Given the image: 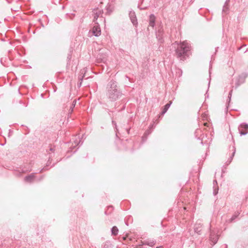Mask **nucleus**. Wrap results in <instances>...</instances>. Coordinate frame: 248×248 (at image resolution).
Returning <instances> with one entry per match:
<instances>
[{
	"instance_id": "nucleus-1",
	"label": "nucleus",
	"mask_w": 248,
	"mask_h": 248,
	"mask_svg": "<svg viewBox=\"0 0 248 248\" xmlns=\"http://www.w3.org/2000/svg\"><path fill=\"white\" fill-rule=\"evenodd\" d=\"M122 95V92L117 82L112 79L109 81L106 87V96L108 99L111 102H114L120 99Z\"/></svg>"
},
{
	"instance_id": "nucleus-2",
	"label": "nucleus",
	"mask_w": 248,
	"mask_h": 248,
	"mask_svg": "<svg viewBox=\"0 0 248 248\" xmlns=\"http://www.w3.org/2000/svg\"><path fill=\"white\" fill-rule=\"evenodd\" d=\"M170 50L172 53L176 55L177 58L180 60L184 61L186 56V45L185 41L182 43L178 44L177 42L172 43L170 46Z\"/></svg>"
},
{
	"instance_id": "nucleus-3",
	"label": "nucleus",
	"mask_w": 248,
	"mask_h": 248,
	"mask_svg": "<svg viewBox=\"0 0 248 248\" xmlns=\"http://www.w3.org/2000/svg\"><path fill=\"white\" fill-rule=\"evenodd\" d=\"M163 33L164 31L161 26H159L158 27L157 31H156V37L159 44H162L164 42L163 39Z\"/></svg>"
},
{
	"instance_id": "nucleus-4",
	"label": "nucleus",
	"mask_w": 248,
	"mask_h": 248,
	"mask_svg": "<svg viewBox=\"0 0 248 248\" xmlns=\"http://www.w3.org/2000/svg\"><path fill=\"white\" fill-rule=\"evenodd\" d=\"M238 129L240 135H246L248 133V124L244 123L241 124L238 127Z\"/></svg>"
},
{
	"instance_id": "nucleus-5",
	"label": "nucleus",
	"mask_w": 248,
	"mask_h": 248,
	"mask_svg": "<svg viewBox=\"0 0 248 248\" xmlns=\"http://www.w3.org/2000/svg\"><path fill=\"white\" fill-rule=\"evenodd\" d=\"M247 77L248 74L247 73H243L240 75L236 79V86H238L241 84L244 83Z\"/></svg>"
},
{
	"instance_id": "nucleus-6",
	"label": "nucleus",
	"mask_w": 248,
	"mask_h": 248,
	"mask_svg": "<svg viewBox=\"0 0 248 248\" xmlns=\"http://www.w3.org/2000/svg\"><path fill=\"white\" fill-rule=\"evenodd\" d=\"M92 32L93 35L98 37L101 34V29L98 24L94 26L92 30Z\"/></svg>"
},
{
	"instance_id": "nucleus-7",
	"label": "nucleus",
	"mask_w": 248,
	"mask_h": 248,
	"mask_svg": "<svg viewBox=\"0 0 248 248\" xmlns=\"http://www.w3.org/2000/svg\"><path fill=\"white\" fill-rule=\"evenodd\" d=\"M156 242V240L154 239H147L142 241V245L153 247L155 245Z\"/></svg>"
},
{
	"instance_id": "nucleus-8",
	"label": "nucleus",
	"mask_w": 248,
	"mask_h": 248,
	"mask_svg": "<svg viewBox=\"0 0 248 248\" xmlns=\"http://www.w3.org/2000/svg\"><path fill=\"white\" fill-rule=\"evenodd\" d=\"M129 17L131 21L134 25H136L138 24L137 19L135 13L134 11H130L129 13Z\"/></svg>"
},
{
	"instance_id": "nucleus-9",
	"label": "nucleus",
	"mask_w": 248,
	"mask_h": 248,
	"mask_svg": "<svg viewBox=\"0 0 248 248\" xmlns=\"http://www.w3.org/2000/svg\"><path fill=\"white\" fill-rule=\"evenodd\" d=\"M35 178V173H31V174L25 177L24 181L27 183H32Z\"/></svg>"
},
{
	"instance_id": "nucleus-10",
	"label": "nucleus",
	"mask_w": 248,
	"mask_h": 248,
	"mask_svg": "<svg viewBox=\"0 0 248 248\" xmlns=\"http://www.w3.org/2000/svg\"><path fill=\"white\" fill-rule=\"evenodd\" d=\"M155 17L153 14H151L150 16V18H149V25L154 28L155 25Z\"/></svg>"
},
{
	"instance_id": "nucleus-11",
	"label": "nucleus",
	"mask_w": 248,
	"mask_h": 248,
	"mask_svg": "<svg viewBox=\"0 0 248 248\" xmlns=\"http://www.w3.org/2000/svg\"><path fill=\"white\" fill-rule=\"evenodd\" d=\"M171 104H172V101H170L168 103H167V104H166L165 105L164 108L161 113V115H164L167 111V110L170 107Z\"/></svg>"
},
{
	"instance_id": "nucleus-12",
	"label": "nucleus",
	"mask_w": 248,
	"mask_h": 248,
	"mask_svg": "<svg viewBox=\"0 0 248 248\" xmlns=\"http://www.w3.org/2000/svg\"><path fill=\"white\" fill-rule=\"evenodd\" d=\"M94 13V19L93 21L97 20V18L99 17V16L101 14V11L100 10H94L93 11Z\"/></svg>"
},
{
	"instance_id": "nucleus-13",
	"label": "nucleus",
	"mask_w": 248,
	"mask_h": 248,
	"mask_svg": "<svg viewBox=\"0 0 248 248\" xmlns=\"http://www.w3.org/2000/svg\"><path fill=\"white\" fill-rule=\"evenodd\" d=\"M210 240L213 243V245H215L218 240L217 235L213 234L212 233H211L210 234Z\"/></svg>"
},
{
	"instance_id": "nucleus-14",
	"label": "nucleus",
	"mask_w": 248,
	"mask_h": 248,
	"mask_svg": "<svg viewBox=\"0 0 248 248\" xmlns=\"http://www.w3.org/2000/svg\"><path fill=\"white\" fill-rule=\"evenodd\" d=\"M112 235L116 236L118 234L119 230L116 226H113L111 230Z\"/></svg>"
},
{
	"instance_id": "nucleus-15",
	"label": "nucleus",
	"mask_w": 248,
	"mask_h": 248,
	"mask_svg": "<svg viewBox=\"0 0 248 248\" xmlns=\"http://www.w3.org/2000/svg\"><path fill=\"white\" fill-rule=\"evenodd\" d=\"M113 245L110 241H106L104 243L103 248H113Z\"/></svg>"
},
{
	"instance_id": "nucleus-16",
	"label": "nucleus",
	"mask_w": 248,
	"mask_h": 248,
	"mask_svg": "<svg viewBox=\"0 0 248 248\" xmlns=\"http://www.w3.org/2000/svg\"><path fill=\"white\" fill-rule=\"evenodd\" d=\"M186 48H187V57L189 55H191V52H190L191 50V47L188 44V43H187Z\"/></svg>"
},
{
	"instance_id": "nucleus-17",
	"label": "nucleus",
	"mask_w": 248,
	"mask_h": 248,
	"mask_svg": "<svg viewBox=\"0 0 248 248\" xmlns=\"http://www.w3.org/2000/svg\"><path fill=\"white\" fill-rule=\"evenodd\" d=\"M76 100H74L72 103V104L71 105L70 109H69V112L71 113L73 111V108L75 107L76 104Z\"/></svg>"
},
{
	"instance_id": "nucleus-18",
	"label": "nucleus",
	"mask_w": 248,
	"mask_h": 248,
	"mask_svg": "<svg viewBox=\"0 0 248 248\" xmlns=\"http://www.w3.org/2000/svg\"><path fill=\"white\" fill-rule=\"evenodd\" d=\"M200 226V224L198 225V227H195L194 228L195 232L199 234H200V233L201 231V226Z\"/></svg>"
},
{
	"instance_id": "nucleus-19",
	"label": "nucleus",
	"mask_w": 248,
	"mask_h": 248,
	"mask_svg": "<svg viewBox=\"0 0 248 248\" xmlns=\"http://www.w3.org/2000/svg\"><path fill=\"white\" fill-rule=\"evenodd\" d=\"M112 123L113 125L114 126V128L115 129V132H116V136L117 137V132H118V129L117 127V124L114 121H112Z\"/></svg>"
},
{
	"instance_id": "nucleus-20",
	"label": "nucleus",
	"mask_w": 248,
	"mask_h": 248,
	"mask_svg": "<svg viewBox=\"0 0 248 248\" xmlns=\"http://www.w3.org/2000/svg\"><path fill=\"white\" fill-rule=\"evenodd\" d=\"M233 148H234V151L232 153V156L230 157V160L229 161V163H230L231 162V161H232V157H233V156H234V155L235 154V149L234 147H233Z\"/></svg>"
},
{
	"instance_id": "nucleus-21",
	"label": "nucleus",
	"mask_w": 248,
	"mask_h": 248,
	"mask_svg": "<svg viewBox=\"0 0 248 248\" xmlns=\"http://www.w3.org/2000/svg\"><path fill=\"white\" fill-rule=\"evenodd\" d=\"M31 168L28 169H23L22 172L24 173H25L27 171H31Z\"/></svg>"
},
{
	"instance_id": "nucleus-22",
	"label": "nucleus",
	"mask_w": 248,
	"mask_h": 248,
	"mask_svg": "<svg viewBox=\"0 0 248 248\" xmlns=\"http://www.w3.org/2000/svg\"><path fill=\"white\" fill-rule=\"evenodd\" d=\"M80 140L78 139V140L76 139V141H75V146L78 145L80 143Z\"/></svg>"
},
{
	"instance_id": "nucleus-23",
	"label": "nucleus",
	"mask_w": 248,
	"mask_h": 248,
	"mask_svg": "<svg viewBox=\"0 0 248 248\" xmlns=\"http://www.w3.org/2000/svg\"><path fill=\"white\" fill-rule=\"evenodd\" d=\"M236 217L237 216L236 215H233V216H232V217L231 218V221H232L233 220H234Z\"/></svg>"
},
{
	"instance_id": "nucleus-24",
	"label": "nucleus",
	"mask_w": 248,
	"mask_h": 248,
	"mask_svg": "<svg viewBox=\"0 0 248 248\" xmlns=\"http://www.w3.org/2000/svg\"><path fill=\"white\" fill-rule=\"evenodd\" d=\"M142 242H141V244H140V245H139L138 246H136V247L135 248H140V247L141 246H142Z\"/></svg>"
},
{
	"instance_id": "nucleus-25",
	"label": "nucleus",
	"mask_w": 248,
	"mask_h": 248,
	"mask_svg": "<svg viewBox=\"0 0 248 248\" xmlns=\"http://www.w3.org/2000/svg\"><path fill=\"white\" fill-rule=\"evenodd\" d=\"M218 192V189H217V190H216V189L214 190V194L215 195H216Z\"/></svg>"
},
{
	"instance_id": "nucleus-26",
	"label": "nucleus",
	"mask_w": 248,
	"mask_h": 248,
	"mask_svg": "<svg viewBox=\"0 0 248 248\" xmlns=\"http://www.w3.org/2000/svg\"><path fill=\"white\" fill-rule=\"evenodd\" d=\"M49 150L50 151L53 152L55 150V148L54 147H51Z\"/></svg>"
},
{
	"instance_id": "nucleus-27",
	"label": "nucleus",
	"mask_w": 248,
	"mask_h": 248,
	"mask_svg": "<svg viewBox=\"0 0 248 248\" xmlns=\"http://www.w3.org/2000/svg\"><path fill=\"white\" fill-rule=\"evenodd\" d=\"M232 90H231V91L230 92V93H229V97L231 96V95H232Z\"/></svg>"
},
{
	"instance_id": "nucleus-28",
	"label": "nucleus",
	"mask_w": 248,
	"mask_h": 248,
	"mask_svg": "<svg viewBox=\"0 0 248 248\" xmlns=\"http://www.w3.org/2000/svg\"><path fill=\"white\" fill-rule=\"evenodd\" d=\"M150 132L149 131V130H147L145 132V135H147V134H150Z\"/></svg>"
},
{
	"instance_id": "nucleus-29",
	"label": "nucleus",
	"mask_w": 248,
	"mask_h": 248,
	"mask_svg": "<svg viewBox=\"0 0 248 248\" xmlns=\"http://www.w3.org/2000/svg\"><path fill=\"white\" fill-rule=\"evenodd\" d=\"M213 184L215 185V184H217V180H214L213 181Z\"/></svg>"
},
{
	"instance_id": "nucleus-30",
	"label": "nucleus",
	"mask_w": 248,
	"mask_h": 248,
	"mask_svg": "<svg viewBox=\"0 0 248 248\" xmlns=\"http://www.w3.org/2000/svg\"><path fill=\"white\" fill-rule=\"evenodd\" d=\"M43 179V176H42L38 180V181H41L42 179Z\"/></svg>"
},
{
	"instance_id": "nucleus-31",
	"label": "nucleus",
	"mask_w": 248,
	"mask_h": 248,
	"mask_svg": "<svg viewBox=\"0 0 248 248\" xmlns=\"http://www.w3.org/2000/svg\"><path fill=\"white\" fill-rule=\"evenodd\" d=\"M156 248H164L163 246L157 247Z\"/></svg>"
},
{
	"instance_id": "nucleus-32",
	"label": "nucleus",
	"mask_w": 248,
	"mask_h": 248,
	"mask_svg": "<svg viewBox=\"0 0 248 248\" xmlns=\"http://www.w3.org/2000/svg\"><path fill=\"white\" fill-rule=\"evenodd\" d=\"M46 168H44L43 169H42L40 171V172H41L43 170H45Z\"/></svg>"
},
{
	"instance_id": "nucleus-33",
	"label": "nucleus",
	"mask_w": 248,
	"mask_h": 248,
	"mask_svg": "<svg viewBox=\"0 0 248 248\" xmlns=\"http://www.w3.org/2000/svg\"><path fill=\"white\" fill-rule=\"evenodd\" d=\"M71 58V55H69L68 56V59H70Z\"/></svg>"
},
{
	"instance_id": "nucleus-34",
	"label": "nucleus",
	"mask_w": 248,
	"mask_h": 248,
	"mask_svg": "<svg viewBox=\"0 0 248 248\" xmlns=\"http://www.w3.org/2000/svg\"><path fill=\"white\" fill-rule=\"evenodd\" d=\"M122 238L123 239V240H125L126 237H125L123 236V237H122Z\"/></svg>"
},
{
	"instance_id": "nucleus-35",
	"label": "nucleus",
	"mask_w": 248,
	"mask_h": 248,
	"mask_svg": "<svg viewBox=\"0 0 248 248\" xmlns=\"http://www.w3.org/2000/svg\"><path fill=\"white\" fill-rule=\"evenodd\" d=\"M105 214L106 215H107V214H107V211H105Z\"/></svg>"
},
{
	"instance_id": "nucleus-36",
	"label": "nucleus",
	"mask_w": 248,
	"mask_h": 248,
	"mask_svg": "<svg viewBox=\"0 0 248 248\" xmlns=\"http://www.w3.org/2000/svg\"><path fill=\"white\" fill-rule=\"evenodd\" d=\"M125 77L129 79V78L127 76H126Z\"/></svg>"
},
{
	"instance_id": "nucleus-37",
	"label": "nucleus",
	"mask_w": 248,
	"mask_h": 248,
	"mask_svg": "<svg viewBox=\"0 0 248 248\" xmlns=\"http://www.w3.org/2000/svg\"><path fill=\"white\" fill-rule=\"evenodd\" d=\"M112 206H108V209L109 208H112Z\"/></svg>"
},
{
	"instance_id": "nucleus-38",
	"label": "nucleus",
	"mask_w": 248,
	"mask_h": 248,
	"mask_svg": "<svg viewBox=\"0 0 248 248\" xmlns=\"http://www.w3.org/2000/svg\"><path fill=\"white\" fill-rule=\"evenodd\" d=\"M127 132H128V133H129V129H127Z\"/></svg>"
},
{
	"instance_id": "nucleus-39",
	"label": "nucleus",
	"mask_w": 248,
	"mask_h": 248,
	"mask_svg": "<svg viewBox=\"0 0 248 248\" xmlns=\"http://www.w3.org/2000/svg\"><path fill=\"white\" fill-rule=\"evenodd\" d=\"M153 126V125H152V126H150V128L152 127Z\"/></svg>"
},
{
	"instance_id": "nucleus-40",
	"label": "nucleus",
	"mask_w": 248,
	"mask_h": 248,
	"mask_svg": "<svg viewBox=\"0 0 248 248\" xmlns=\"http://www.w3.org/2000/svg\"><path fill=\"white\" fill-rule=\"evenodd\" d=\"M223 11H225V8L224 7L223 9Z\"/></svg>"
},
{
	"instance_id": "nucleus-41",
	"label": "nucleus",
	"mask_w": 248,
	"mask_h": 248,
	"mask_svg": "<svg viewBox=\"0 0 248 248\" xmlns=\"http://www.w3.org/2000/svg\"><path fill=\"white\" fill-rule=\"evenodd\" d=\"M81 81L82 80V78H79Z\"/></svg>"
}]
</instances>
